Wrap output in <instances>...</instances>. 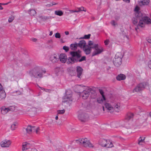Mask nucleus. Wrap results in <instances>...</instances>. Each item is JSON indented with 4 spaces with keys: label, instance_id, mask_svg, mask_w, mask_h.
I'll return each mask as SVG.
<instances>
[{
    "label": "nucleus",
    "instance_id": "nucleus-26",
    "mask_svg": "<svg viewBox=\"0 0 151 151\" xmlns=\"http://www.w3.org/2000/svg\"><path fill=\"white\" fill-rule=\"evenodd\" d=\"M134 114L133 113H127L126 118V119L127 120H129L133 119Z\"/></svg>",
    "mask_w": 151,
    "mask_h": 151
},
{
    "label": "nucleus",
    "instance_id": "nucleus-43",
    "mask_svg": "<svg viewBox=\"0 0 151 151\" xmlns=\"http://www.w3.org/2000/svg\"><path fill=\"white\" fill-rule=\"evenodd\" d=\"M14 19V17L13 16H11L8 19V21L9 22H12Z\"/></svg>",
    "mask_w": 151,
    "mask_h": 151
},
{
    "label": "nucleus",
    "instance_id": "nucleus-64",
    "mask_svg": "<svg viewBox=\"0 0 151 151\" xmlns=\"http://www.w3.org/2000/svg\"><path fill=\"white\" fill-rule=\"evenodd\" d=\"M3 9V7L1 5H0V9L2 10Z\"/></svg>",
    "mask_w": 151,
    "mask_h": 151
},
{
    "label": "nucleus",
    "instance_id": "nucleus-14",
    "mask_svg": "<svg viewBox=\"0 0 151 151\" xmlns=\"http://www.w3.org/2000/svg\"><path fill=\"white\" fill-rule=\"evenodd\" d=\"M83 50L86 55H88L91 53V49L89 46L86 45L83 48Z\"/></svg>",
    "mask_w": 151,
    "mask_h": 151
},
{
    "label": "nucleus",
    "instance_id": "nucleus-37",
    "mask_svg": "<svg viewBox=\"0 0 151 151\" xmlns=\"http://www.w3.org/2000/svg\"><path fill=\"white\" fill-rule=\"evenodd\" d=\"M145 137H144L143 139H142L141 137H140L138 140V144L140 145H142V143L144 142V140Z\"/></svg>",
    "mask_w": 151,
    "mask_h": 151
},
{
    "label": "nucleus",
    "instance_id": "nucleus-32",
    "mask_svg": "<svg viewBox=\"0 0 151 151\" xmlns=\"http://www.w3.org/2000/svg\"><path fill=\"white\" fill-rule=\"evenodd\" d=\"M90 93H91V97L92 98L95 99L96 97V92L92 89V91L90 92Z\"/></svg>",
    "mask_w": 151,
    "mask_h": 151
},
{
    "label": "nucleus",
    "instance_id": "nucleus-17",
    "mask_svg": "<svg viewBox=\"0 0 151 151\" xmlns=\"http://www.w3.org/2000/svg\"><path fill=\"white\" fill-rule=\"evenodd\" d=\"M135 17L139 19H142L143 18L142 13L139 12L135 13Z\"/></svg>",
    "mask_w": 151,
    "mask_h": 151
},
{
    "label": "nucleus",
    "instance_id": "nucleus-9",
    "mask_svg": "<svg viewBox=\"0 0 151 151\" xmlns=\"http://www.w3.org/2000/svg\"><path fill=\"white\" fill-rule=\"evenodd\" d=\"M11 143L10 140L5 139L1 142L0 145L1 147H9Z\"/></svg>",
    "mask_w": 151,
    "mask_h": 151
},
{
    "label": "nucleus",
    "instance_id": "nucleus-57",
    "mask_svg": "<svg viewBox=\"0 0 151 151\" xmlns=\"http://www.w3.org/2000/svg\"><path fill=\"white\" fill-rule=\"evenodd\" d=\"M82 88V87L81 86V85L78 86H77V88H78V89H79V91H81V88Z\"/></svg>",
    "mask_w": 151,
    "mask_h": 151
},
{
    "label": "nucleus",
    "instance_id": "nucleus-35",
    "mask_svg": "<svg viewBox=\"0 0 151 151\" xmlns=\"http://www.w3.org/2000/svg\"><path fill=\"white\" fill-rule=\"evenodd\" d=\"M9 111H15L16 106H12L8 107Z\"/></svg>",
    "mask_w": 151,
    "mask_h": 151
},
{
    "label": "nucleus",
    "instance_id": "nucleus-2",
    "mask_svg": "<svg viewBox=\"0 0 151 151\" xmlns=\"http://www.w3.org/2000/svg\"><path fill=\"white\" fill-rule=\"evenodd\" d=\"M45 69L41 67H36L29 72V75L32 77L41 78L42 77L43 73H46Z\"/></svg>",
    "mask_w": 151,
    "mask_h": 151
},
{
    "label": "nucleus",
    "instance_id": "nucleus-38",
    "mask_svg": "<svg viewBox=\"0 0 151 151\" xmlns=\"http://www.w3.org/2000/svg\"><path fill=\"white\" fill-rule=\"evenodd\" d=\"M137 18L135 17H134L132 19V22L133 24L135 25H137L138 22V20Z\"/></svg>",
    "mask_w": 151,
    "mask_h": 151
},
{
    "label": "nucleus",
    "instance_id": "nucleus-28",
    "mask_svg": "<svg viewBox=\"0 0 151 151\" xmlns=\"http://www.w3.org/2000/svg\"><path fill=\"white\" fill-rule=\"evenodd\" d=\"M55 14L61 16L63 15V12L61 10H56L55 12Z\"/></svg>",
    "mask_w": 151,
    "mask_h": 151
},
{
    "label": "nucleus",
    "instance_id": "nucleus-52",
    "mask_svg": "<svg viewBox=\"0 0 151 151\" xmlns=\"http://www.w3.org/2000/svg\"><path fill=\"white\" fill-rule=\"evenodd\" d=\"M40 130V129L39 127H37L36 128V130L35 132H36L37 134H38V132Z\"/></svg>",
    "mask_w": 151,
    "mask_h": 151
},
{
    "label": "nucleus",
    "instance_id": "nucleus-60",
    "mask_svg": "<svg viewBox=\"0 0 151 151\" xmlns=\"http://www.w3.org/2000/svg\"><path fill=\"white\" fill-rule=\"evenodd\" d=\"M65 34L66 35H68L69 34V32L68 31H65Z\"/></svg>",
    "mask_w": 151,
    "mask_h": 151
},
{
    "label": "nucleus",
    "instance_id": "nucleus-47",
    "mask_svg": "<svg viewBox=\"0 0 151 151\" xmlns=\"http://www.w3.org/2000/svg\"><path fill=\"white\" fill-rule=\"evenodd\" d=\"M109 40H105L104 42L105 45H107L109 44Z\"/></svg>",
    "mask_w": 151,
    "mask_h": 151
},
{
    "label": "nucleus",
    "instance_id": "nucleus-1",
    "mask_svg": "<svg viewBox=\"0 0 151 151\" xmlns=\"http://www.w3.org/2000/svg\"><path fill=\"white\" fill-rule=\"evenodd\" d=\"M81 51L79 50L77 51H72L70 52L71 56L69 57L67 59L66 55L65 54H61L59 58L60 61L64 63L67 61V64H73L76 62H81L86 60L85 56L81 57Z\"/></svg>",
    "mask_w": 151,
    "mask_h": 151
},
{
    "label": "nucleus",
    "instance_id": "nucleus-39",
    "mask_svg": "<svg viewBox=\"0 0 151 151\" xmlns=\"http://www.w3.org/2000/svg\"><path fill=\"white\" fill-rule=\"evenodd\" d=\"M105 100H103V97L99 98L97 99V101L99 104H102L103 103L104 101Z\"/></svg>",
    "mask_w": 151,
    "mask_h": 151
},
{
    "label": "nucleus",
    "instance_id": "nucleus-21",
    "mask_svg": "<svg viewBox=\"0 0 151 151\" xmlns=\"http://www.w3.org/2000/svg\"><path fill=\"white\" fill-rule=\"evenodd\" d=\"M107 140L104 139H101L99 141V143L102 147H105Z\"/></svg>",
    "mask_w": 151,
    "mask_h": 151
},
{
    "label": "nucleus",
    "instance_id": "nucleus-23",
    "mask_svg": "<svg viewBox=\"0 0 151 151\" xmlns=\"http://www.w3.org/2000/svg\"><path fill=\"white\" fill-rule=\"evenodd\" d=\"M120 104L119 103H117L114 106L113 109H114L115 111L119 112L120 110Z\"/></svg>",
    "mask_w": 151,
    "mask_h": 151
},
{
    "label": "nucleus",
    "instance_id": "nucleus-31",
    "mask_svg": "<svg viewBox=\"0 0 151 151\" xmlns=\"http://www.w3.org/2000/svg\"><path fill=\"white\" fill-rule=\"evenodd\" d=\"M145 24V23L144 22L142 19H139V23L138 24V26L142 27L144 26Z\"/></svg>",
    "mask_w": 151,
    "mask_h": 151
},
{
    "label": "nucleus",
    "instance_id": "nucleus-50",
    "mask_svg": "<svg viewBox=\"0 0 151 151\" xmlns=\"http://www.w3.org/2000/svg\"><path fill=\"white\" fill-rule=\"evenodd\" d=\"M94 43L92 41H89L88 43V45L89 46H91L93 45Z\"/></svg>",
    "mask_w": 151,
    "mask_h": 151
},
{
    "label": "nucleus",
    "instance_id": "nucleus-53",
    "mask_svg": "<svg viewBox=\"0 0 151 151\" xmlns=\"http://www.w3.org/2000/svg\"><path fill=\"white\" fill-rule=\"evenodd\" d=\"M148 65L149 67L151 69V60L150 61L148 62Z\"/></svg>",
    "mask_w": 151,
    "mask_h": 151
},
{
    "label": "nucleus",
    "instance_id": "nucleus-27",
    "mask_svg": "<svg viewBox=\"0 0 151 151\" xmlns=\"http://www.w3.org/2000/svg\"><path fill=\"white\" fill-rule=\"evenodd\" d=\"M6 96V94L4 91L0 92V98L2 99H4Z\"/></svg>",
    "mask_w": 151,
    "mask_h": 151
},
{
    "label": "nucleus",
    "instance_id": "nucleus-36",
    "mask_svg": "<svg viewBox=\"0 0 151 151\" xmlns=\"http://www.w3.org/2000/svg\"><path fill=\"white\" fill-rule=\"evenodd\" d=\"M29 14L31 16H34L36 14V12L33 9H32L29 11Z\"/></svg>",
    "mask_w": 151,
    "mask_h": 151
},
{
    "label": "nucleus",
    "instance_id": "nucleus-5",
    "mask_svg": "<svg viewBox=\"0 0 151 151\" xmlns=\"http://www.w3.org/2000/svg\"><path fill=\"white\" fill-rule=\"evenodd\" d=\"M149 86L148 83L146 82H143L138 84L133 89V93H138L143 90L145 88Z\"/></svg>",
    "mask_w": 151,
    "mask_h": 151
},
{
    "label": "nucleus",
    "instance_id": "nucleus-51",
    "mask_svg": "<svg viewBox=\"0 0 151 151\" xmlns=\"http://www.w3.org/2000/svg\"><path fill=\"white\" fill-rule=\"evenodd\" d=\"M2 91H4L3 89L2 86L1 84H0V92H1Z\"/></svg>",
    "mask_w": 151,
    "mask_h": 151
},
{
    "label": "nucleus",
    "instance_id": "nucleus-55",
    "mask_svg": "<svg viewBox=\"0 0 151 151\" xmlns=\"http://www.w3.org/2000/svg\"><path fill=\"white\" fill-rule=\"evenodd\" d=\"M39 87L42 90H44L45 91H46V92H47L49 90L48 89H44V88H42V87H41L39 86Z\"/></svg>",
    "mask_w": 151,
    "mask_h": 151
},
{
    "label": "nucleus",
    "instance_id": "nucleus-48",
    "mask_svg": "<svg viewBox=\"0 0 151 151\" xmlns=\"http://www.w3.org/2000/svg\"><path fill=\"white\" fill-rule=\"evenodd\" d=\"M146 40L149 43H151V38L147 37L146 38Z\"/></svg>",
    "mask_w": 151,
    "mask_h": 151
},
{
    "label": "nucleus",
    "instance_id": "nucleus-8",
    "mask_svg": "<svg viewBox=\"0 0 151 151\" xmlns=\"http://www.w3.org/2000/svg\"><path fill=\"white\" fill-rule=\"evenodd\" d=\"M79 119L82 122H86L88 120V116L87 114L82 112L81 111L79 112L78 115Z\"/></svg>",
    "mask_w": 151,
    "mask_h": 151
},
{
    "label": "nucleus",
    "instance_id": "nucleus-7",
    "mask_svg": "<svg viewBox=\"0 0 151 151\" xmlns=\"http://www.w3.org/2000/svg\"><path fill=\"white\" fill-rule=\"evenodd\" d=\"M92 91V88L88 87L86 89L82 92L81 94V96H82L83 99H86L89 96L90 93Z\"/></svg>",
    "mask_w": 151,
    "mask_h": 151
},
{
    "label": "nucleus",
    "instance_id": "nucleus-12",
    "mask_svg": "<svg viewBox=\"0 0 151 151\" xmlns=\"http://www.w3.org/2000/svg\"><path fill=\"white\" fill-rule=\"evenodd\" d=\"M31 145L29 143L27 142H24L23 143L22 145V150L23 151H24L29 148Z\"/></svg>",
    "mask_w": 151,
    "mask_h": 151
},
{
    "label": "nucleus",
    "instance_id": "nucleus-34",
    "mask_svg": "<svg viewBox=\"0 0 151 151\" xmlns=\"http://www.w3.org/2000/svg\"><path fill=\"white\" fill-rule=\"evenodd\" d=\"M26 129L27 133L30 134L32 132V127L31 126H28Z\"/></svg>",
    "mask_w": 151,
    "mask_h": 151
},
{
    "label": "nucleus",
    "instance_id": "nucleus-15",
    "mask_svg": "<svg viewBox=\"0 0 151 151\" xmlns=\"http://www.w3.org/2000/svg\"><path fill=\"white\" fill-rule=\"evenodd\" d=\"M84 9V8L83 7L81 6V7L77 8V9L75 10H70L69 11L71 13H73L74 12H78L81 11L86 12V9L85 10Z\"/></svg>",
    "mask_w": 151,
    "mask_h": 151
},
{
    "label": "nucleus",
    "instance_id": "nucleus-40",
    "mask_svg": "<svg viewBox=\"0 0 151 151\" xmlns=\"http://www.w3.org/2000/svg\"><path fill=\"white\" fill-rule=\"evenodd\" d=\"M99 91L100 94L102 95V97H103V100H106L105 97L104 95V93L103 91L102 90L100 89H99Z\"/></svg>",
    "mask_w": 151,
    "mask_h": 151
},
{
    "label": "nucleus",
    "instance_id": "nucleus-54",
    "mask_svg": "<svg viewBox=\"0 0 151 151\" xmlns=\"http://www.w3.org/2000/svg\"><path fill=\"white\" fill-rule=\"evenodd\" d=\"M139 10V8L138 7H136L135 9H134V11L135 12V13L136 12H139V11H138Z\"/></svg>",
    "mask_w": 151,
    "mask_h": 151
},
{
    "label": "nucleus",
    "instance_id": "nucleus-46",
    "mask_svg": "<svg viewBox=\"0 0 151 151\" xmlns=\"http://www.w3.org/2000/svg\"><path fill=\"white\" fill-rule=\"evenodd\" d=\"M63 49L65 50L66 52H68L69 50V48L66 46H64L63 47Z\"/></svg>",
    "mask_w": 151,
    "mask_h": 151
},
{
    "label": "nucleus",
    "instance_id": "nucleus-19",
    "mask_svg": "<svg viewBox=\"0 0 151 151\" xmlns=\"http://www.w3.org/2000/svg\"><path fill=\"white\" fill-rule=\"evenodd\" d=\"M1 112L2 114L4 115L9 112L8 108H6L5 106H2L1 108Z\"/></svg>",
    "mask_w": 151,
    "mask_h": 151
},
{
    "label": "nucleus",
    "instance_id": "nucleus-59",
    "mask_svg": "<svg viewBox=\"0 0 151 151\" xmlns=\"http://www.w3.org/2000/svg\"><path fill=\"white\" fill-rule=\"evenodd\" d=\"M32 40L33 41V42H35L36 41H37V39H36V38H33V39H32Z\"/></svg>",
    "mask_w": 151,
    "mask_h": 151
},
{
    "label": "nucleus",
    "instance_id": "nucleus-62",
    "mask_svg": "<svg viewBox=\"0 0 151 151\" xmlns=\"http://www.w3.org/2000/svg\"><path fill=\"white\" fill-rule=\"evenodd\" d=\"M58 115L57 114V116H56L55 117V119L56 120H57L58 119Z\"/></svg>",
    "mask_w": 151,
    "mask_h": 151
},
{
    "label": "nucleus",
    "instance_id": "nucleus-18",
    "mask_svg": "<svg viewBox=\"0 0 151 151\" xmlns=\"http://www.w3.org/2000/svg\"><path fill=\"white\" fill-rule=\"evenodd\" d=\"M142 19L145 23H146L147 24H151V20L148 17H144Z\"/></svg>",
    "mask_w": 151,
    "mask_h": 151
},
{
    "label": "nucleus",
    "instance_id": "nucleus-20",
    "mask_svg": "<svg viewBox=\"0 0 151 151\" xmlns=\"http://www.w3.org/2000/svg\"><path fill=\"white\" fill-rule=\"evenodd\" d=\"M78 44V46L81 48L83 47L84 48L86 46V43L84 40H81Z\"/></svg>",
    "mask_w": 151,
    "mask_h": 151
},
{
    "label": "nucleus",
    "instance_id": "nucleus-29",
    "mask_svg": "<svg viewBox=\"0 0 151 151\" xmlns=\"http://www.w3.org/2000/svg\"><path fill=\"white\" fill-rule=\"evenodd\" d=\"M78 46V44L77 43L71 44L70 45V48L72 50H75L77 49Z\"/></svg>",
    "mask_w": 151,
    "mask_h": 151
},
{
    "label": "nucleus",
    "instance_id": "nucleus-13",
    "mask_svg": "<svg viewBox=\"0 0 151 151\" xmlns=\"http://www.w3.org/2000/svg\"><path fill=\"white\" fill-rule=\"evenodd\" d=\"M58 58L57 57V56L55 54L52 55L50 58V61L53 63H56L58 61Z\"/></svg>",
    "mask_w": 151,
    "mask_h": 151
},
{
    "label": "nucleus",
    "instance_id": "nucleus-11",
    "mask_svg": "<svg viewBox=\"0 0 151 151\" xmlns=\"http://www.w3.org/2000/svg\"><path fill=\"white\" fill-rule=\"evenodd\" d=\"M72 101L71 95L70 94L68 96H65L63 97V101L64 102L68 101L69 103H70V102Z\"/></svg>",
    "mask_w": 151,
    "mask_h": 151
},
{
    "label": "nucleus",
    "instance_id": "nucleus-30",
    "mask_svg": "<svg viewBox=\"0 0 151 151\" xmlns=\"http://www.w3.org/2000/svg\"><path fill=\"white\" fill-rule=\"evenodd\" d=\"M40 18L43 20H46L48 19H51L52 17L50 16H43L40 17Z\"/></svg>",
    "mask_w": 151,
    "mask_h": 151
},
{
    "label": "nucleus",
    "instance_id": "nucleus-56",
    "mask_svg": "<svg viewBox=\"0 0 151 151\" xmlns=\"http://www.w3.org/2000/svg\"><path fill=\"white\" fill-rule=\"evenodd\" d=\"M111 24L113 26H115V22L114 20H112L111 21Z\"/></svg>",
    "mask_w": 151,
    "mask_h": 151
},
{
    "label": "nucleus",
    "instance_id": "nucleus-3",
    "mask_svg": "<svg viewBox=\"0 0 151 151\" xmlns=\"http://www.w3.org/2000/svg\"><path fill=\"white\" fill-rule=\"evenodd\" d=\"M75 141L76 143L81 144L84 147L90 148L93 147V145L91 143L89 140L86 138H81Z\"/></svg>",
    "mask_w": 151,
    "mask_h": 151
},
{
    "label": "nucleus",
    "instance_id": "nucleus-6",
    "mask_svg": "<svg viewBox=\"0 0 151 151\" xmlns=\"http://www.w3.org/2000/svg\"><path fill=\"white\" fill-rule=\"evenodd\" d=\"M94 46L92 47L95 48V50L92 54L93 56L99 54L103 52L104 50L103 47L99 46L98 45H95Z\"/></svg>",
    "mask_w": 151,
    "mask_h": 151
},
{
    "label": "nucleus",
    "instance_id": "nucleus-49",
    "mask_svg": "<svg viewBox=\"0 0 151 151\" xmlns=\"http://www.w3.org/2000/svg\"><path fill=\"white\" fill-rule=\"evenodd\" d=\"M36 127H32V132H35V131Z\"/></svg>",
    "mask_w": 151,
    "mask_h": 151
},
{
    "label": "nucleus",
    "instance_id": "nucleus-24",
    "mask_svg": "<svg viewBox=\"0 0 151 151\" xmlns=\"http://www.w3.org/2000/svg\"><path fill=\"white\" fill-rule=\"evenodd\" d=\"M114 146L112 141L111 140H107L105 147L111 148Z\"/></svg>",
    "mask_w": 151,
    "mask_h": 151
},
{
    "label": "nucleus",
    "instance_id": "nucleus-45",
    "mask_svg": "<svg viewBox=\"0 0 151 151\" xmlns=\"http://www.w3.org/2000/svg\"><path fill=\"white\" fill-rule=\"evenodd\" d=\"M91 36L90 34H88V35H84V38L86 39H88L90 38Z\"/></svg>",
    "mask_w": 151,
    "mask_h": 151
},
{
    "label": "nucleus",
    "instance_id": "nucleus-22",
    "mask_svg": "<svg viewBox=\"0 0 151 151\" xmlns=\"http://www.w3.org/2000/svg\"><path fill=\"white\" fill-rule=\"evenodd\" d=\"M150 2V0H143L139 2V5L142 6L143 5H147Z\"/></svg>",
    "mask_w": 151,
    "mask_h": 151
},
{
    "label": "nucleus",
    "instance_id": "nucleus-63",
    "mask_svg": "<svg viewBox=\"0 0 151 151\" xmlns=\"http://www.w3.org/2000/svg\"><path fill=\"white\" fill-rule=\"evenodd\" d=\"M52 34H53L52 32V31H51L50 32V34H49V35L50 36H51L52 35Z\"/></svg>",
    "mask_w": 151,
    "mask_h": 151
},
{
    "label": "nucleus",
    "instance_id": "nucleus-42",
    "mask_svg": "<svg viewBox=\"0 0 151 151\" xmlns=\"http://www.w3.org/2000/svg\"><path fill=\"white\" fill-rule=\"evenodd\" d=\"M60 33L57 32L55 33V37L56 38H60Z\"/></svg>",
    "mask_w": 151,
    "mask_h": 151
},
{
    "label": "nucleus",
    "instance_id": "nucleus-33",
    "mask_svg": "<svg viewBox=\"0 0 151 151\" xmlns=\"http://www.w3.org/2000/svg\"><path fill=\"white\" fill-rule=\"evenodd\" d=\"M18 125V123L16 122H14L11 126L12 130H14L17 128V126Z\"/></svg>",
    "mask_w": 151,
    "mask_h": 151
},
{
    "label": "nucleus",
    "instance_id": "nucleus-4",
    "mask_svg": "<svg viewBox=\"0 0 151 151\" xmlns=\"http://www.w3.org/2000/svg\"><path fill=\"white\" fill-rule=\"evenodd\" d=\"M123 55L121 52H117L113 60L114 65L116 67L119 66L122 64V58Z\"/></svg>",
    "mask_w": 151,
    "mask_h": 151
},
{
    "label": "nucleus",
    "instance_id": "nucleus-25",
    "mask_svg": "<svg viewBox=\"0 0 151 151\" xmlns=\"http://www.w3.org/2000/svg\"><path fill=\"white\" fill-rule=\"evenodd\" d=\"M126 78V76L124 75L120 74L116 77V79L118 81L124 80Z\"/></svg>",
    "mask_w": 151,
    "mask_h": 151
},
{
    "label": "nucleus",
    "instance_id": "nucleus-16",
    "mask_svg": "<svg viewBox=\"0 0 151 151\" xmlns=\"http://www.w3.org/2000/svg\"><path fill=\"white\" fill-rule=\"evenodd\" d=\"M83 69L80 66H78L77 67V76L78 78H80V77L82 74Z\"/></svg>",
    "mask_w": 151,
    "mask_h": 151
},
{
    "label": "nucleus",
    "instance_id": "nucleus-41",
    "mask_svg": "<svg viewBox=\"0 0 151 151\" xmlns=\"http://www.w3.org/2000/svg\"><path fill=\"white\" fill-rule=\"evenodd\" d=\"M65 112V110L64 109L62 110H58L57 111V115L58 114H62Z\"/></svg>",
    "mask_w": 151,
    "mask_h": 151
},
{
    "label": "nucleus",
    "instance_id": "nucleus-58",
    "mask_svg": "<svg viewBox=\"0 0 151 151\" xmlns=\"http://www.w3.org/2000/svg\"><path fill=\"white\" fill-rule=\"evenodd\" d=\"M95 45H98V44L94 43L93 45H92L91 46H90V47L91 48H91H94L95 49V48H93L92 47H94V46Z\"/></svg>",
    "mask_w": 151,
    "mask_h": 151
},
{
    "label": "nucleus",
    "instance_id": "nucleus-44",
    "mask_svg": "<svg viewBox=\"0 0 151 151\" xmlns=\"http://www.w3.org/2000/svg\"><path fill=\"white\" fill-rule=\"evenodd\" d=\"M56 4H57L55 3H52L50 4H47V5H45V6H46L47 7H49L52 6L53 5H55Z\"/></svg>",
    "mask_w": 151,
    "mask_h": 151
},
{
    "label": "nucleus",
    "instance_id": "nucleus-61",
    "mask_svg": "<svg viewBox=\"0 0 151 151\" xmlns=\"http://www.w3.org/2000/svg\"><path fill=\"white\" fill-rule=\"evenodd\" d=\"M123 1L128 3L130 2V0H123Z\"/></svg>",
    "mask_w": 151,
    "mask_h": 151
},
{
    "label": "nucleus",
    "instance_id": "nucleus-10",
    "mask_svg": "<svg viewBox=\"0 0 151 151\" xmlns=\"http://www.w3.org/2000/svg\"><path fill=\"white\" fill-rule=\"evenodd\" d=\"M104 107H105L107 110L109 111H112L113 109V107L109 103H106L104 104V106H103V111H104Z\"/></svg>",
    "mask_w": 151,
    "mask_h": 151
}]
</instances>
